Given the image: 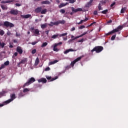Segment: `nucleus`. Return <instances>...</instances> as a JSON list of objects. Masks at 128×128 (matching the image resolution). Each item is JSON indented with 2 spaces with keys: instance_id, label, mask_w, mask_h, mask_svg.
<instances>
[{
  "instance_id": "obj_14",
  "label": "nucleus",
  "mask_w": 128,
  "mask_h": 128,
  "mask_svg": "<svg viewBox=\"0 0 128 128\" xmlns=\"http://www.w3.org/2000/svg\"><path fill=\"white\" fill-rule=\"evenodd\" d=\"M88 34V32H84L83 34H82L81 35L76 36L74 40H76V38H82V36H86V34Z\"/></svg>"
},
{
  "instance_id": "obj_63",
  "label": "nucleus",
  "mask_w": 128,
  "mask_h": 128,
  "mask_svg": "<svg viewBox=\"0 0 128 128\" xmlns=\"http://www.w3.org/2000/svg\"><path fill=\"white\" fill-rule=\"evenodd\" d=\"M88 18H86L85 20H84V22H88Z\"/></svg>"
},
{
  "instance_id": "obj_40",
  "label": "nucleus",
  "mask_w": 128,
  "mask_h": 128,
  "mask_svg": "<svg viewBox=\"0 0 128 128\" xmlns=\"http://www.w3.org/2000/svg\"><path fill=\"white\" fill-rule=\"evenodd\" d=\"M6 68V65L4 64H2L1 66L0 67V70H2V68Z\"/></svg>"
},
{
  "instance_id": "obj_27",
  "label": "nucleus",
  "mask_w": 128,
  "mask_h": 128,
  "mask_svg": "<svg viewBox=\"0 0 128 128\" xmlns=\"http://www.w3.org/2000/svg\"><path fill=\"white\" fill-rule=\"evenodd\" d=\"M58 60H55L53 62H49V64L52 65V64H56V62H58Z\"/></svg>"
},
{
  "instance_id": "obj_4",
  "label": "nucleus",
  "mask_w": 128,
  "mask_h": 128,
  "mask_svg": "<svg viewBox=\"0 0 128 128\" xmlns=\"http://www.w3.org/2000/svg\"><path fill=\"white\" fill-rule=\"evenodd\" d=\"M36 82V79L34 77H32L29 78L28 80L23 85V88H26V86H28L30 84H32L33 82Z\"/></svg>"
},
{
  "instance_id": "obj_18",
  "label": "nucleus",
  "mask_w": 128,
  "mask_h": 128,
  "mask_svg": "<svg viewBox=\"0 0 128 128\" xmlns=\"http://www.w3.org/2000/svg\"><path fill=\"white\" fill-rule=\"evenodd\" d=\"M8 92L3 90L2 92H0V98H2V96H4V94H6Z\"/></svg>"
},
{
  "instance_id": "obj_24",
  "label": "nucleus",
  "mask_w": 128,
  "mask_h": 128,
  "mask_svg": "<svg viewBox=\"0 0 128 128\" xmlns=\"http://www.w3.org/2000/svg\"><path fill=\"white\" fill-rule=\"evenodd\" d=\"M26 62H28V59L26 58H24L20 62V64H26Z\"/></svg>"
},
{
  "instance_id": "obj_64",
  "label": "nucleus",
  "mask_w": 128,
  "mask_h": 128,
  "mask_svg": "<svg viewBox=\"0 0 128 128\" xmlns=\"http://www.w3.org/2000/svg\"><path fill=\"white\" fill-rule=\"evenodd\" d=\"M7 34H8V36H10V31H8V32H7Z\"/></svg>"
},
{
  "instance_id": "obj_26",
  "label": "nucleus",
  "mask_w": 128,
  "mask_h": 128,
  "mask_svg": "<svg viewBox=\"0 0 128 128\" xmlns=\"http://www.w3.org/2000/svg\"><path fill=\"white\" fill-rule=\"evenodd\" d=\"M64 6H66V4H64V3H61L58 6V8H64Z\"/></svg>"
},
{
  "instance_id": "obj_37",
  "label": "nucleus",
  "mask_w": 128,
  "mask_h": 128,
  "mask_svg": "<svg viewBox=\"0 0 128 128\" xmlns=\"http://www.w3.org/2000/svg\"><path fill=\"white\" fill-rule=\"evenodd\" d=\"M98 10H102V4H99L98 6Z\"/></svg>"
},
{
  "instance_id": "obj_51",
  "label": "nucleus",
  "mask_w": 128,
  "mask_h": 128,
  "mask_svg": "<svg viewBox=\"0 0 128 128\" xmlns=\"http://www.w3.org/2000/svg\"><path fill=\"white\" fill-rule=\"evenodd\" d=\"M68 52H70V50L68 49L64 52V54H68Z\"/></svg>"
},
{
  "instance_id": "obj_28",
  "label": "nucleus",
  "mask_w": 128,
  "mask_h": 128,
  "mask_svg": "<svg viewBox=\"0 0 128 128\" xmlns=\"http://www.w3.org/2000/svg\"><path fill=\"white\" fill-rule=\"evenodd\" d=\"M51 24H54V26H58V24H60V21L58 20L57 22H51Z\"/></svg>"
},
{
  "instance_id": "obj_25",
  "label": "nucleus",
  "mask_w": 128,
  "mask_h": 128,
  "mask_svg": "<svg viewBox=\"0 0 128 128\" xmlns=\"http://www.w3.org/2000/svg\"><path fill=\"white\" fill-rule=\"evenodd\" d=\"M40 64V59H38V58H37L35 61V66H38Z\"/></svg>"
},
{
  "instance_id": "obj_55",
  "label": "nucleus",
  "mask_w": 128,
  "mask_h": 128,
  "mask_svg": "<svg viewBox=\"0 0 128 128\" xmlns=\"http://www.w3.org/2000/svg\"><path fill=\"white\" fill-rule=\"evenodd\" d=\"M114 4H116V2H113V3H112L111 4H110V7L111 8H112V6H114Z\"/></svg>"
},
{
  "instance_id": "obj_52",
  "label": "nucleus",
  "mask_w": 128,
  "mask_h": 128,
  "mask_svg": "<svg viewBox=\"0 0 128 128\" xmlns=\"http://www.w3.org/2000/svg\"><path fill=\"white\" fill-rule=\"evenodd\" d=\"M55 44L58 46H60V44H62V42H60L59 43L56 44Z\"/></svg>"
},
{
  "instance_id": "obj_44",
  "label": "nucleus",
  "mask_w": 128,
  "mask_h": 128,
  "mask_svg": "<svg viewBox=\"0 0 128 128\" xmlns=\"http://www.w3.org/2000/svg\"><path fill=\"white\" fill-rule=\"evenodd\" d=\"M4 64L5 66H8V64H10V62L8 60V61L4 62Z\"/></svg>"
},
{
  "instance_id": "obj_36",
  "label": "nucleus",
  "mask_w": 128,
  "mask_h": 128,
  "mask_svg": "<svg viewBox=\"0 0 128 128\" xmlns=\"http://www.w3.org/2000/svg\"><path fill=\"white\" fill-rule=\"evenodd\" d=\"M116 34L113 35L111 37V40H116Z\"/></svg>"
},
{
  "instance_id": "obj_34",
  "label": "nucleus",
  "mask_w": 128,
  "mask_h": 128,
  "mask_svg": "<svg viewBox=\"0 0 128 128\" xmlns=\"http://www.w3.org/2000/svg\"><path fill=\"white\" fill-rule=\"evenodd\" d=\"M56 45L55 44L54 45V52H58V48H56Z\"/></svg>"
},
{
  "instance_id": "obj_9",
  "label": "nucleus",
  "mask_w": 128,
  "mask_h": 128,
  "mask_svg": "<svg viewBox=\"0 0 128 128\" xmlns=\"http://www.w3.org/2000/svg\"><path fill=\"white\" fill-rule=\"evenodd\" d=\"M16 52H18V54H22V47L18 46L16 48Z\"/></svg>"
},
{
  "instance_id": "obj_57",
  "label": "nucleus",
  "mask_w": 128,
  "mask_h": 128,
  "mask_svg": "<svg viewBox=\"0 0 128 128\" xmlns=\"http://www.w3.org/2000/svg\"><path fill=\"white\" fill-rule=\"evenodd\" d=\"M74 30H76V28L73 27L71 28L70 32H74Z\"/></svg>"
},
{
  "instance_id": "obj_12",
  "label": "nucleus",
  "mask_w": 128,
  "mask_h": 128,
  "mask_svg": "<svg viewBox=\"0 0 128 128\" xmlns=\"http://www.w3.org/2000/svg\"><path fill=\"white\" fill-rule=\"evenodd\" d=\"M42 10V7H38L35 9L34 12L36 14H40V12H41Z\"/></svg>"
},
{
  "instance_id": "obj_5",
  "label": "nucleus",
  "mask_w": 128,
  "mask_h": 128,
  "mask_svg": "<svg viewBox=\"0 0 128 128\" xmlns=\"http://www.w3.org/2000/svg\"><path fill=\"white\" fill-rule=\"evenodd\" d=\"M10 99L4 102V104H8L10 102H12V100L16 98V94H10Z\"/></svg>"
},
{
  "instance_id": "obj_10",
  "label": "nucleus",
  "mask_w": 128,
  "mask_h": 128,
  "mask_svg": "<svg viewBox=\"0 0 128 128\" xmlns=\"http://www.w3.org/2000/svg\"><path fill=\"white\" fill-rule=\"evenodd\" d=\"M47 80L46 78H41L38 80V82H42V84H46Z\"/></svg>"
},
{
  "instance_id": "obj_2",
  "label": "nucleus",
  "mask_w": 128,
  "mask_h": 128,
  "mask_svg": "<svg viewBox=\"0 0 128 128\" xmlns=\"http://www.w3.org/2000/svg\"><path fill=\"white\" fill-rule=\"evenodd\" d=\"M124 28V27L122 26H119L118 28H116L110 32H108V33L106 34V36H110V34H114V32H120V30H122Z\"/></svg>"
},
{
  "instance_id": "obj_16",
  "label": "nucleus",
  "mask_w": 128,
  "mask_h": 128,
  "mask_svg": "<svg viewBox=\"0 0 128 128\" xmlns=\"http://www.w3.org/2000/svg\"><path fill=\"white\" fill-rule=\"evenodd\" d=\"M42 4H50V2L48 0H44V1H42L41 2Z\"/></svg>"
},
{
  "instance_id": "obj_46",
  "label": "nucleus",
  "mask_w": 128,
  "mask_h": 128,
  "mask_svg": "<svg viewBox=\"0 0 128 128\" xmlns=\"http://www.w3.org/2000/svg\"><path fill=\"white\" fill-rule=\"evenodd\" d=\"M112 20H110L106 22V24H112Z\"/></svg>"
},
{
  "instance_id": "obj_6",
  "label": "nucleus",
  "mask_w": 128,
  "mask_h": 128,
  "mask_svg": "<svg viewBox=\"0 0 128 128\" xmlns=\"http://www.w3.org/2000/svg\"><path fill=\"white\" fill-rule=\"evenodd\" d=\"M82 56H80L78 58L75 60H74L73 62H72L70 64L71 66H72V68H74L76 62H78V60H82Z\"/></svg>"
},
{
  "instance_id": "obj_45",
  "label": "nucleus",
  "mask_w": 128,
  "mask_h": 128,
  "mask_svg": "<svg viewBox=\"0 0 128 128\" xmlns=\"http://www.w3.org/2000/svg\"><path fill=\"white\" fill-rule=\"evenodd\" d=\"M100 2L102 4H106V0L100 1Z\"/></svg>"
},
{
  "instance_id": "obj_19",
  "label": "nucleus",
  "mask_w": 128,
  "mask_h": 128,
  "mask_svg": "<svg viewBox=\"0 0 128 128\" xmlns=\"http://www.w3.org/2000/svg\"><path fill=\"white\" fill-rule=\"evenodd\" d=\"M34 33V34L40 36V30H38V29H35Z\"/></svg>"
},
{
  "instance_id": "obj_61",
  "label": "nucleus",
  "mask_w": 128,
  "mask_h": 128,
  "mask_svg": "<svg viewBox=\"0 0 128 128\" xmlns=\"http://www.w3.org/2000/svg\"><path fill=\"white\" fill-rule=\"evenodd\" d=\"M16 6H20L22 5H21L20 4L16 3Z\"/></svg>"
},
{
  "instance_id": "obj_33",
  "label": "nucleus",
  "mask_w": 128,
  "mask_h": 128,
  "mask_svg": "<svg viewBox=\"0 0 128 128\" xmlns=\"http://www.w3.org/2000/svg\"><path fill=\"white\" fill-rule=\"evenodd\" d=\"M30 89H28V88H25L23 90V92H30Z\"/></svg>"
},
{
  "instance_id": "obj_20",
  "label": "nucleus",
  "mask_w": 128,
  "mask_h": 128,
  "mask_svg": "<svg viewBox=\"0 0 128 128\" xmlns=\"http://www.w3.org/2000/svg\"><path fill=\"white\" fill-rule=\"evenodd\" d=\"M46 26H48L47 23H45L44 24H42L40 25V28H42V29L46 28Z\"/></svg>"
},
{
  "instance_id": "obj_15",
  "label": "nucleus",
  "mask_w": 128,
  "mask_h": 128,
  "mask_svg": "<svg viewBox=\"0 0 128 128\" xmlns=\"http://www.w3.org/2000/svg\"><path fill=\"white\" fill-rule=\"evenodd\" d=\"M14 0H9L8 1H2L1 3L2 4H9L10 2H14Z\"/></svg>"
},
{
  "instance_id": "obj_31",
  "label": "nucleus",
  "mask_w": 128,
  "mask_h": 128,
  "mask_svg": "<svg viewBox=\"0 0 128 128\" xmlns=\"http://www.w3.org/2000/svg\"><path fill=\"white\" fill-rule=\"evenodd\" d=\"M66 24V21L64 20H59V24Z\"/></svg>"
},
{
  "instance_id": "obj_3",
  "label": "nucleus",
  "mask_w": 128,
  "mask_h": 128,
  "mask_svg": "<svg viewBox=\"0 0 128 128\" xmlns=\"http://www.w3.org/2000/svg\"><path fill=\"white\" fill-rule=\"evenodd\" d=\"M104 50V47L102 46H96L92 50H91V52H96V54H98Z\"/></svg>"
},
{
  "instance_id": "obj_35",
  "label": "nucleus",
  "mask_w": 128,
  "mask_h": 128,
  "mask_svg": "<svg viewBox=\"0 0 128 128\" xmlns=\"http://www.w3.org/2000/svg\"><path fill=\"white\" fill-rule=\"evenodd\" d=\"M66 2L70 1V4H74V2H76V0H65Z\"/></svg>"
},
{
  "instance_id": "obj_8",
  "label": "nucleus",
  "mask_w": 128,
  "mask_h": 128,
  "mask_svg": "<svg viewBox=\"0 0 128 128\" xmlns=\"http://www.w3.org/2000/svg\"><path fill=\"white\" fill-rule=\"evenodd\" d=\"M72 10L73 12H82V8H78L76 9H74V7L72 8Z\"/></svg>"
},
{
  "instance_id": "obj_11",
  "label": "nucleus",
  "mask_w": 128,
  "mask_h": 128,
  "mask_svg": "<svg viewBox=\"0 0 128 128\" xmlns=\"http://www.w3.org/2000/svg\"><path fill=\"white\" fill-rule=\"evenodd\" d=\"M46 78H47V80H50V82H54V80H57L58 76H56V78H52V76H46Z\"/></svg>"
},
{
  "instance_id": "obj_32",
  "label": "nucleus",
  "mask_w": 128,
  "mask_h": 128,
  "mask_svg": "<svg viewBox=\"0 0 128 128\" xmlns=\"http://www.w3.org/2000/svg\"><path fill=\"white\" fill-rule=\"evenodd\" d=\"M5 44L4 42L2 43L0 41V46H1L2 48H4Z\"/></svg>"
},
{
  "instance_id": "obj_43",
  "label": "nucleus",
  "mask_w": 128,
  "mask_h": 128,
  "mask_svg": "<svg viewBox=\"0 0 128 128\" xmlns=\"http://www.w3.org/2000/svg\"><path fill=\"white\" fill-rule=\"evenodd\" d=\"M36 49H34L33 50H32V54H36Z\"/></svg>"
},
{
  "instance_id": "obj_58",
  "label": "nucleus",
  "mask_w": 128,
  "mask_h": 128,
  "mask_svg": "<svg viewBox=\"0 0 128 128\" xmlns=\"http://www.w3.org/2000/svg\"><path fill=\"white\" fill-rule=\"evenodd\" d=\"M69 68H70V66H68L66 67V70H68Z\"/></svg>"
},
{
  "instance_id": "obj_7",
  "label": "nucleus",
  "mask_w": 128,
  "mask_h": 128,
  "mask_svg": "<svg viewBox=\"0 0 128 128\" xmlns=\"http://www.w3.org/2000/svg\"><path fill=\"white\" fill-rule=\"evenodd\" d=\"M10 14H13L14 16H18V10L16 9H12L10 12Z\"/></svg>"
},
{
  "instance_id": "obj_21",
  "label": "nucleus",
  "mask_w": 128,
  "mask_h": 128,
  "mask_svg": "<svg viewBox=\"0 0 128 128\" xmlns=\"http://www.w3.org/2000/svg\"><path fill=\"white\" fill-rule=\"evenodd\" d=\"M94 2V0H90L89 2L86 4V6L88 8L90 6H92V2Z\"/></svg>"
},
{
  "instance_id": "obj_56",
  "label": "nucleus",
  "mask_w": 128,
  "mask_h": 128,
  "mask_svg": "<svg viewBox=\"0 0 128 128\" xmlns=\"http://www.w3.org/2000/svg\"><path fill=\"white\" fill-rule=\"evenodd\" d=\"M69 52H76V50H74L72 48L68 49Z\"/></svg>"
},
{
  "instance_id": "obj_60",
  "label": "nucleus",
  "mask_w": 128,
  "mask_h": 128,
  "mask_svg": "<svg viewBox=\"0 0 128 128\" xmlns=\"http://www.w3.org/2000/svg\"><path fill=\"white\" fill-rule=\"evenodd\" d=\"M94 14L95 16L98 15V11H96V10L94 11Z\"/></svg>"
},
{
  "instance_id": "obj_29",
  "label": "nucleus",
  "mask_w": 128,
  "mask_h": 128,
  "mask_svg": "<svg viewBox=\"0 0 128 128\" xmlns=\"http://www.w3.org/2000/svg\"><path fill=\"white\" fill-rule=\"evenodd\" d=\"M48 46V42H44L42 46H41V48H44V46Z\"/></svg>"
},
{
  "instance_id": "obj_50",
  "label": "nucleus",
  "mask_w": 128,
  "mask_h": 128,
  "mask_svg": "<svg viewBox=\"0 0 128 128\" xmlns=\"http://www.w3.org/2000/svg\"><path fill=\"white\" fill-rule=\"evenodd\" d=\"M83 22H84V20H81L79 22H78V24H82Z\"/></svg>"
},
{
  "instance_id": "obj_47",
  "label": "nucleus",
  "mask_w": 128,
  "mask_h": 128,
  "mask_svg": "<svg viewBox=\"0 0 128 128\" xmlns=\"http://www.w3.org/2000/svg\"><path fill=\"white\" fill-rule=\"evenodd\" d=\"M86 28V26H84V25H82V26H80V27L78 28H79L80 30H82V28Z\"/></svg>"
},
{
  "instance_id": "obj_53",
  "label": "nucleus",
  "mask_w": 128,
  "mask_h": 128,
  "mask_svg": "<svg viewBox=\"0 0 128 128\" xmlns=\"http://www.w3.org/2000/svg\"><path fill=\"white\" fill-rule=\"evenodd\" d=\"M6 104H4V102H3L2 104H0V108L4 106H6Z\"/></svg>"
},
{
  "instance_id": "obj_13",
  "label": "nucleus",
  "mask_w": 128,
  "mask_h": 128,
  "mask_svg": "<svg viewBox=\"0 0 128 128\" xmlns=\"http://www.w3.org/2000/svg\"><path fill=\"white\" fill-rule=\"evenodd\" d=\"M20 16H21V18H30V16H32V15H30V14H28L26 15L21 14Z\"/></svg>"
},
{
  "instance_id": "obj_59",
  "label": "nucleus",
  "mask_w": 128,
  "mask_h": 128,
  "mask_svg": "<svg viewBox=\"0 0 128 128\" xmlns=\"http://www.w3.org/2000/svg\"><path fill=\"white\" fill-rule=\"evenodd\" d=\"M64 40H68V36H66L65 38L63 37Z\"/></svg>"
},
{
  "instance_id": "obj_49",
  "label": "nucleus",
  "mask_w": 128,
  "mask_h": 128,
  "mask_svg": "<svg viewBox=\"0 0 128 128\" xmlns=\"http://www.w3.org/2000/svg\"><path fill=\"white\" fill-rule=\"evenodd\" d=\"M38 42L35 41L34 42H32L31 43V44H32V46H36V43Z\"/></svg>"
},
{
  "instance_id": "obj_30",
  "label": "nucleus",
  "mask_w": 128,
  "mask_h": 128,
  "mask_svg": "<svg viewBox=\"0 0 128 128\" xmlns=\"http://www.w3.org/2000/svg\"><path fill=\"white\" fill-rule=\"evenodd\" d=\"M108 10H105L103 11H102V14H108Z\"/></svg>"
},
{
  "instance_id": "obj_39",
  "label": "nucleus",
  "mask_w": 128,
  "mask_h": 128,
  "mask_svg": "<svg viewBox=\"0 0 128 128\" xmlns=\"http://www.w3.org/2000/svg\"><path fill=\"white\" fill-rule=\"evenodd\" d=\"M68 34V33H64V34H62L59 35V36L62 37V36H66Z\"/></svg>"
},
{
  "instance_id": "obj_62",
  "label": "nucleus",
  "mask_w": 128,
  "mask_h": 128,
  "mask_svg": "<svg viewBox=\"0 0 128 128\" xmlns=\"http://www.w3.org/2000/svg\"><path fill=\"white\" fill-rule=\"evenodd\" d=\"M96 24V22H93L91 23L90 24V26H92L93 24Z\"/></svg>"
},
{
  "instance_id": "obj_42",
  "label": "nucleus",
  "mask_w": 128,
  "mask_h": 128,
  "mask_svg": "<svg viewBox=\"0 0 128 128\" xmlns=\"http://www.w3.org/2000/svg\"><path fill=\"white\" fill-rule=\"evenodd\" d=\"M60 12L61 14H64V12H66V10L64 9H61Z\"/></svg>"
},
{
  "instance_id": "obj_54",
  "label": "nucleus",
  "mask_w": 128,
  "mask_h": 128,
  "mask_svg": "<svg viewBox=\"0 0 128 128\" xmlns=\"http://www.w3.org/2000/svg\"><path fill=\"white\" fill-rule=\"evenodd\" d=\"M78 42H84V38L78 40Z\"/></svg>"
},
{
  "instance_id": "obj_41",
  "label": "nucleus",
  "mask_w": 128,
  "mask_h": 128,
  "mask_svg": "<svg viewBox=\"0 0 128 128\" xmlns=\"http://www.w3.org/2000/svg\"><path fill=\"white\" fill-rule=\"evenodd\" d=\"M4 30H1L0 31V36H4Z\"/></svg>"
},
{
  "instance_id": "obj_1",
  "label": "nucleus",
  "mask_w": 128,
  "mask_h": 128,
  "mask_svg": "<svg viewBox=\"0 0 128 128\" xmlns=\"http://www.w3.org/2000/svg\"><path fill=\"white\" fill-rule=\"evenodd\" d=\"M6 26V28H14V24L8 21H5L4 22V24H2V22H0V26Z\"/></svg>"
},
{
  "instance_id": "obj_23",
  "label": "nucleus",
  "mask_w": 128,
  "mask_h": 128,
  "mask_svg": "<svg viewBox=\"0 0 128 128\" xmlns=\"http://www.w3.org/2000/svg\"><path fill=\"white\" fill-rule=\"evenodd\" d=\"M47 10L46 8L41 10V14H46Z\"/></svg>"
},
{
  "instance_id": "obj_17",
  "label": "nucleus",
  "mask_w": 128,
  "mask_h": 128,
  "mask_svg": "<svg viewBox=\"0 0 128 128\" xmlns=\"http://www.w3.org/2000/svg\"><path fill=\"white\" fill-rule=\"evenodd\" d=\"M126 10V7H122L120 10V14H124Z\"/></svg>"
},
{
  "instance_id": "obj_22",
  "label": "nucleus",
  "mask_w": 128,
  "mask_h": 128,
  "mask_svg": "<svg viewBox=\"0 0 128 128\" xmlns=\"http://www.w3.org/2000/svg\"><path fill=\"white\" fill-rule=\"evenodd\" d=\"M1 8H2V10H8V6H6V5H1Z\"/></svg>"
},
{
  "instance_id": "obj_48",
  "label": "nucleus",
  "mask_w": 128,
  "mask_h": 128,
  "mask_svg": "<svg viewBox=\"0 0 128 128\" xmlns=\"http://www.w3.org/2000/svg\"><path fill=\"white\" fill-rule=\"evenodd\" d=\"M50 70V67H47L44 69L45 72H48Z\"/></svg>"
},
{
  "instance_id": "obj_38",
  "label": "nucleus",
  "mask_w": 128,
  "mask_h": 128,
  "mask_svg": "<svg viewBox=\"0 0 128 128\" xmlns=\"http://www.w3.org/2000/svg\"><path fill=\"white\" fill-rule=\"evenodd\" d=\"M58 34H54V35H53L52 36V38H58Z\"/></svg>"
}]
</instances>
